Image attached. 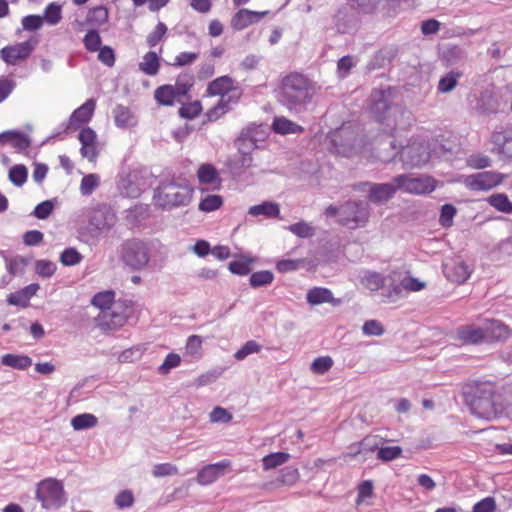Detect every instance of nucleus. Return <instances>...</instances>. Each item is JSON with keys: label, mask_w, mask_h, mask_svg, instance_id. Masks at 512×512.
I'll return each mask as SVG.
<instances>
[{"label": "nucleus", "mask_w": 512, "mask_h": 512, "mask_svg": "<svg viewBox=\"0 0 512 512\" xmlns=\"http://www.w3.org/2000/svg\"><path fill=\"white\" fill-rule=\"evenodd\" d=\"M392 98L393 93L390 87L374 89L369 98L368 110L377 122L396 128L401 125L397 116L410 120L411 113L404 107L393 104Z\"/></svg>", "instance_id": "obj_1"}, {"label": "nucleus", "mask_w": 512, "mask_h": 512, "mask_svg": "<svg viewBox=\"0 0 512 512\" xmlns=\"http://www.w3.org/2000/svg\"><path fill=\"white\" fill-rule=\"evenodd\" d=\"M194 194V188L186 181L176 178L162 181L154 190V204L163 210H172L188 206Z\"/></svg>", "instance_id": "obj_2"}, {"label": "nucleus", "mask_w": 512, "mask_h": 512, "mask_svg": "<svg viewBox=\"0 0 512 512\" xmlns=\"http://www.w3.org/2000/svg\"><path fill=\"white\" fill-rule=\"evenodd\" d=\"M313 94V83L303 74L292 72L282 79L281 95L289 109L304 107Z\"/></svg>", "instance_id": "obj_3"}, {"label": "nucleus", "mask_w": 512, "mask_h": 512, "mask_svg": "<svg viewBox=\"0 0 512 512\" xmlns=\"http://www.w3.org/2000/svg\"><path fill=\"white\" fill-rule=\"evenodd\" d=\"M133 314L134 302L128 299H118L107 311L101 312L100 324L107 329H119L127 323Z\"/></svg>", "instance_id": "obj_4"}, {"label": "nucleus", "mask_w": 512, "mask_h": 512, "mask_svg": "<svg viewBox=\"0 0 512 512\" xmlns=\"http://www.w3.org/2000/svg\"><path fill=\"white\" fill-rule=\"evenodd\" d=\"M122 261L134 270L144 268L150 259L146 243L138 238L128 239L121 245Z\"/></svg>", "instance_id": "obj_5"}, {"label": "nucleus", "mask_w": 512, "mask_h": 512, "mask_svg": "<svg viewBox=\"0 0 512 512\" xmlns=\"http://www.w3.org/2000/svg\"><path fill=\"white\" fill-rule=\"evenodd\" d=\"M237 155L229 160L228 166L234 171H243L253 165V151L257 148V141L249 132H242L235 140Z\"/></svg>", "instance_id": "obj_6"}, {"label": "nucleus", "mask_w": 512, "mask_h": 512, "mask_svg": "<svg viewBox=\"0 0 512 512\" xmlns=\"http://www.w3.org/2000/svg\"><path fill=\"white\" fill-rule=\"evenodd\" d=\"M36 498L45 509L59 508L66 499L62 484L55 479H46L39 483Z\"/></svg>", "instance_id": "obj_7"}, {"label": "nucleus", "mask_w": 512, "mask_h": 512, "mask_svg": "<svg viewBox=\"0 0 512 512\" xmlns=\"http://www.w3.org/2000/svg\"><path fill=\"white\" fill-rule=\"evenodd\" d=\"M38 42L39 40L36 36H31L24 42L7 45L0 50V58L7 65H18L32 55Z\"/></svg>", "instance_id": "obj_8"}, {"label": "nucleus", "mask_w": 512, "mask_h": 512, "mask_svg": "<svg viewBox=\"0 0 512 512\" xmlns=\"http://www.w3.org/2000/svg\"><path fill=\"white\" fill-rule=\"evenodd\" d=\"M393 182L399 190L410 194L431 193L436 188V180L431 176L398 175Z\"/></svg>", "instance_id": "obj_9"}, {"label": "nucleus", "mask_w": 512, "mask_h": 512, "mask_svg": "<svg viewBox=\"0 0 512 512\" xmlns=\"http://www.w3.org/2000/svg\"><path fill=\"white\" fill-rule=\"evenodd\" d=\"M191 87L192 83L178 77L174 85H162L156 88L154 98L159 105L172 106L186 96Z\"/></svg>", "instance_id": "obj_10"}, {"label": "nucleus", "mask_w": 512, "mask_h": 512, "mask_svg": "<svg viewBox=\"0 0 512 512\" xmlns=\"http://www.w3.org/2000/svg\"><path fill=\"white\" fill-rule=\"evenodd\" d=\"M505 178V174L484 171L466 176L463 184L471 191H489L501 185Z\"/></svg>", "instance_id": "obj_11"}, {"label": "nucleus", "mask_w": 512, "mask_h": 512, "mask_svg": "<svg viewBox=\"0 0 512 512\" xmlns=\"http://www.w3.org/2000/svg\"><path fill=\"white\" fill-rule=\"evenodd\" d=\"M340 223L351 229L363 226L369 218V210L362 202H347L340 209Z\"/></svg>", "instance_id": "obj_12"}, {"label": "nucleus", "mask_w": 512, "mask_h": 512, "mask_svg": "<svg viewBox=\"0 0 512 512\" xmlns=\"http://www.w3.org/2000/svg\"><path fill=\"white\" fill-rule=\"evenodd\" d=\"M484 392L490 394V403L495 416L502 414L506 409L512 406V382L495 389L492 385H487Z\"/></svg>", "instance_id": "obj_13"}, {"label": "nucleus", "mask_w": 512, "mask_h": 512, "mask_svg": "<svg viewBox=\"0 0 512 512\" xmlns=\"http://www.w3.org/2000/svg\"><path fill=\"white\" fill-rule=\"evenodd\" d=\"M208 96H220V99H227L228 96L241 97V90L235 80L230 76H220L211 81L206 89Z\"/></svg>", "instance_id": "obj_14"}, {"label": "nucleus", "mask_w": 512, "mask_h": 512, "mask_svg": "<svg viewBox=\"0 0 512 512\" xmlns=\"http://www.w3.org/2000/svg\"><path fill=\"white\" fill-rule=\"evenodd\" d=\"M401 158L412 166L425 164L430 158V148L423 141L413 140L401 150Z\"/></svg>", "instance_id": "obj_15"}, {"label": "nucleus", "mask_w": 512, "mask_h": 512, "mask_svg": "<svg viewBox=\"0 0 512 512\" xmlns=\"http://www.w3.org/2000/svg\"><path fill=\"white\" fill-rule=\"evenodd\" d=\"M199 183V190L207 192L209 190H219L222 186V179L217 168L211 163L201 164L196 172Z\"/></svg>", "instance_id": "obj_16"}, {"label": "nucleus", "mask_w": 512, "mask_h": 512, "mask_svg": "<svg viewBox=\"0 0 512 512\" xmlns=\"http://www.w3.org/2000/svg\"><path fill=\"white\" fill-rule=\"evenodd\" d=\"M78 140L81 143V156L87 158L91 163H96L99 149L95 131L90 127L82 128L78 134Z\"/></svg>", "instance_id": "obj_17"}, {"label": "nucleus", "mask_w": 512, "mask_h": 512, "mask_svg": "<svg viewBox=\"0 0 512 512\" xmlns=\"http://www.w3.org/2000/svg\"><path fill=\"white\" fill-rule=\"evenodd\" d=\"M486 343L503 342L512 336V328L497 319H486L484 326Z\"/></svg>", "instance_id": "obj_18"}, {"label": "nucleus", "mask_w": 512, "mask_h": 512, "mask_svg": "<svg viewBox=\"0 0 512 512\" xmlns=\"http://www.w3.org/2000/svg\"><path fill=\"white\" fill-rule=\"evenodd\" d=\"M230 465L231 462L229 460L208 464L198 472L196 481L202 486L210 485L218 478L224 476Z\"/></svg>", "instance_id": "obj_19"}, {"label": "nucleus", "mask_w": 512, "mask_h": 512, "mask_svg": "<svg viewBox=\"0 0 512 512\" xmlns=\"http://www.w3.org/2000/svg\"><path fill=\"white\" fill-rule=\"evenodd\" d=\"M95 107V101L93 99H88L71 114L67 129L76 131L84 124H87L94 114Z\"/></svg>", "instance_id": "obj_20"}, {"label": "nucleus", "mask_w": 512, "mask_h": 512, "mask_svg": "<svg viewBox=\"0 0 512 512\" xmlns=\"http://www.w3.org/2000/svg\"><path fill=\"white\" fill-rule=\"evenodd\" d=\"M444 273L448 280L463 284L472 273V269L462 260H452L444 265Z\"/></svg>", "instance_id": "obj_21"}, {"label": "nucleus", "mask_w": 512, "mask_h": 512, "mask_svg": "<svg viewBox=\"0 0 512 512\" xmlns=\"http://www.w3.org/2000/svg\"><path fill=\"white\" fill-rule=\"evenodd\" d=\"M268 14V11L257 12L248 9H240L231 19V26L234 30H243L248 26L259 22Z\"/></svg>", "instance_id": "obj_22"}, {"label": "nucleus", "mask_w": 512, "mask_h": 512, "mask_svg": "<svg viewBox=\"0 0 512 512\" xmlns=\"http://www.w3.org/2000/svg\"><path fill=\"white\" fill-rule=\"evenodd\" d=\"M456 337L464 344H481L485 342L484 328L475 325H463L457 328Z\"/></svg>", "instance_id": "obj_23"}, {"label": "nucleus", "mask_w": 512, "mask_h": 512, "mask_svg": "<svg viewBox=\"0 0 512 512\" xmlns=\"http://www.w3.org/2000/svg\"><path fill=\"white\" fill-rule=\"evenodd\" d=\"M497 153L506 158H512V129L494 132L491 137Z\"/></svg>", "instance_id": "obj_24"}, {"label": "nucleus", "mask_w": 512, "mask_h": 512, "mask_svg": "<svg viewBox=\"0 0 512 512\" xmlns=\"http://www.w3.org/2000/svg\"><path fill=\"white\" fill-rule=\"evenodd\" d=\"M399 188L397 184L393 183H381L371 185L369 191V199L374 203H382L388 201Z\"/></svg>", "instance_id": "obj_25"}, {"label": "nucleus", "mask_w": 512, "mask_h": 512, "mask_svg": "<svg viewBox=\"0 0 512 512\" xmlns=\"http://www.w3.org/2000/svg\"><path fill=\"white\" fill-rule=\"evenodd\" d=\"M272 130L277 134L286 135L302 133L304 128L286 117L280 116L274 118Z\"/></svg>", "instance_id": "obj_26"}, {"label": "nucleus", "mask_w": 512, "mask_h": 512, "mask_svg": "<svg viewBox=\"0 0 512 512\" xmlns=\"http://www.w3.org/2000/svg\"><path fill=\"white\" fill-rule=\"evenodd\" d=\"M238 102V96H228L227 99H220L218 103L210 108L206 113V118L209 122L217 121L220 117L225 115L229 110L232 103Z\"/></svg>", "instance_id": "obj_27"}, {"label": "nucleus", "mask_w": 512, "mask_h": 512, "mask_svg": "<svg viewBox=\"0 0 512 512\" xmlns=\"http://www.w3.org/2000/svg\"><path fill=\"white\" fill-rule=\"evenodd\" d=\"M1 363L13 369L26 370L32 365V359L27 355L8 353L1 357Z\"/></svg>", "instance_id": "obj_28"}, {"label": "nucleus", "mask_w": 512, "mask_h": 512, "mask_svg": "<svg viewBox=\"0 0 512 512\" xmlns=\"http://www.w3.org/2000/svg\"><path fill=\"white\" fill-rule=\"evenodd\" d=\"M307 302L311 305H319L322 303H334L332 292L324 287H315L307 293Z\"/></svg>", "instance_id": "obj_29"}, {"label": "nucleus", "mask_w": 512, "mask_h": 512, "mask_svg": "<svg viewBox=\"0 0 512 512\" xmlns=\"http://www.w3.org/2000/svg\"><path fill=\"white\" fill-rule=\"evenodd\" d=\"M395 274L396 273L393 272L387 276V280L389 281V287L382 292L384 302L393 303L402 297L404 288L402 286V282L396 283V280L394 278Z\"/></svg>", "instance_id": "obj_30"}, {"label": "nucleus", "mask_w": 512, "mask_h": 512, "mask_svg": "<svg viewBox=\"0 0 512 512\" xmlns=\"http://www.w3.org/2000/svg\"><path fill=\"white\" fill-rule=\"evenodd\" d=\"M249 214L252 216H266L268 218H277L280 214L279 205L274 202H263L249 208Z\"/></svg>", "instance_id": "obj_31"}, {"label": "nucleus", "mask_w": 512, "mask_h": 512, "mask_svg": "<svg viewBox=\"0 0 512 512\" xmlns=\"http://www.w3.org/2000/svg\"><path fill=\"white\" fill-rule=\"evenodd\" d=\"M115 124L118 127L126 128L136 124V118L131 110L125 106L118 105L113 110Z\"/></svg>", "instance_id": "obj_32"}, {"label": "nucleus", "mask_w": 512, "mask_h": 512, "mask_svg": "<svg viewBox=\"0 0 512 512\" xmlns=\"http://www.w3.org/2000/svg\"><path fill=\"white\" fill-rule=\"evenodd\" d=\"M139 69L146 75H156L160 69V61L158 55L153 51L147 52L143 56V61L139 63Z\"/></svg>", "instance_id": "obj_33"}, {"label": "nucleus", "mask_w": 512, "mask_h": 512, "mask_svg": "<svg viewBox=\"0 0 512 512\" xmlns=\"http://www.w3.org/2000/svg\"><path fill=\"white\" fill-rule=\"evenodd\" d=\"M350 134L351 132L348 131L346 128H341L337 131H335L332 134V142L334 144L335 150L338 154L349 156L352 152V145L349 144V146H346L342 144V140L347 139L350 140Z\"/></svg>", "instance_id": "obj_34"}, {"label": "nucleus", "mask_w": 512, "mask_h": 512, "mask_svg": "<svg viewBox=\"0 0 512 512\" xmlns=\"http://www.w3.org/2000/svg\"><path fill=\"white\" fill-rule=\"evenodd\" d=\"M487 202L497 211L510 214L512 213V202L504 193H495L487 198Z\"/></svg>", "instance_id": "obj_35"}, {"label": "nucleus", "mask_w": 512, "mask_h": 512, "mask_svg": "<svg viewBox=\"0 0 512 512\" xmlns=\"http://www.w3.org/2000/svg\"><path fill=\"white\" fill-rule=\"evenodd\" d=\"M387 281V277H384L377 272H368L362 279L361 284L370 291H378L382 289Z\"/></svg>", "instance_id": "obj_36"}, {"label": "nucleus", "mask_w": 512, "mask_h": 512, "mask_svg": "<svg viewBox=\"0 0 512 512\" xmlns=\"http://www.w3.org/2000/svg\"><path fill=\"white\" fill-rule=\"evenodd\" d=\"M108 18V9L105 6H97L89 10L87 22L93 26L100 27L108 21Z\"/></svg>", "instance_id": "obj_37"}, {"label": "nucleus", "mask_w": 512, "mask_h": 512, "mask_svg": "<svg viewBox=\"0 0 512 512\" xmlns=\"http://www.w3.org/2000/svg\"><path fill=\"white\" fill-rule=\"evenodd\" d=\"M223 197L216 194H209L200 200L198 209L202 212H213L220 209L223 205Z\"/></svg>", "instance_id": "obj_38"}, {"label": "nucleus", "mask_w": 512, "mask_h": 512, "mask_svg": "<svg viewBox=\"0 0 512 512\" xmlns=\"http://www.w3.org/2000/svg\"><path fill=\"white\" fill-rule=\"evenodd\" d=\"M114 291L99 292L92 298L91 303L101 309V312L107 311L115 303Z\"/></svg>", "instance_id": "obj_39"}, {"label": "nucleus", "mask_w": 512, "mask_h": 512, "mask_svg": "<svg viewBox=\"0 0 512 512\" xmlns=\"http://www.w3.org/2000/svg\"><path fill=\"white\" fill-rule=\"evenodd\" d=\"M252 263V258L242 256L240 259L230 262L228 268L233 274L245 276L250 273Z\"/></svg>", "instance_id": "obj_40"}, {"label": "nucleus", "mask_w": 512, "mask_h": 512, "mask_svg": "<svg viewBox=\"0 0 512 512\" xmlns=\"http://www.w3.org/2000/svg\"><path fill=\"white\" fill-rule=\"evenodd\" d=\"M290 459V454L286 452H276L265 456L262 460L265 470L274 469Z\"/></svg>", "instance_id": "obj_41"}, {"label": "nucleus", "mask_w": 512, "mask_h": 512, "mask_svg": "<svg viewBox=\"0 0 512 512\" xmlns=\"http://www.w3.org/2000/svg\"><path fill=\"white\" fill-rule=\"evenodd\" d=\"M462 76L460 72L451 71L439 80L438 91L441 93H447L452 91L456 85L458 79Z\"/></svg>", "instance_id": "obj_42"}, {"label": "nucleus", "mask_w": 512, "mask_h": 512, "mask_svg": "<svg viewBox=\"0 0 512 512\" xmlns=\"http://www.w3.org/2000/svg\"><path fill=\"white\" fill-rule=\"evenodd\" d=\"M42 18L49 25L58 24L62 19L61 6L56 3L48 4L44 10V15Z\"/></svg>", "instance_id": "obj_43"}, {"label": "nucleus", "mask_w": 512, "mask_h": 512, "mask_svg": "<svg viewBox=\"0 0 512 512\" xmlns=\"http://www.w3.org/2000/svg\"><path fill=\"white\" fill-rule=\"evenodd\" d=\"M273 280L274 275L271 271L268 270L254 272L249 279L250 285L253 288L269 285L273 282Z\"/></svg>", "instance_id": "obj_44"}, {"label": "nucleus", "mask_w": 512, "mask_h": 512, "mask_svg": "<svg viewBox=\"0 0 512 512\" xmlns=\"http://www.w3.org/2000/svg\"><path fill=\"white\" fill-rule=\"evenodd\" d=\"M99 185V175L95 173H90L82 178L80 183V191L83 195H90Z\"/></svg>", "instance_id": "obj_45"}, {"label": "nucleus", "mask_w": 512, "mask_h": 512, "mask_svg": "<svg viewBox=\"0 0 512 512\" xmlns=\"http://www.w3.org/2000/svg\"><path fill=\"white\" fill-rule=\"evenodd\" d=\"M28 177L27 168L24 165H15L9 171V179L16 186H22Z\"/></svg>", "instance_id": "obj_46"}, {"label": "nucleus", "mask_w": 512, "mask_h": 512, "mask_svg": "<svg viewBox=\"0 0 512 512\" xmlns=\"http://www.w3.org/2000/svg\"><path fill=\"white\" fill-rule=\"evenodd\" d=\"M202 105L200 101H194L182 105L179 109V115L185 119H194L200 115Z\"/></svg>", "instance_id": "obj_47"}, {"label": "nucleus", "mask_w": 512, "mask_h": 512, "mask_svg": "<svg viewBox=\"0 0 512 512\" xmlns=\"http://www.w3.org/2000/svg\"><path fill=\"white\" fill-rule=\"evenodd\" d=\"M84 46L89 52H96L101 48V37L96 30H90L83 39Z\"/></svg>", "instance_id": "obj_48"}, {"label": "nucleus", "mask_w": 512, "mask_h": 512, "mask_svg": "<svg viewBox=\"0 0 512 512\" xmlns=\"http://www.w3.org/2000/svg\"><path fill=\"white\" fill-rule=\"evenodd\" d=\"M167 26L163 22H158L154 30L147 36L146 42L149 47H155L166 35Z\"/></svg>", "instance_id": "obj_49"}, {"label": "nucleus", "mask_w": 512, "mask_h": 512, "mask_svg": "<svg viewBox=\"0 0 512 512\" xmlns=\"http://www.w3.org/2000/svg\"><path fill=\"white\" fill-rule=\"evenodd\" d=\"M82 261V255L75 248H67L60 255V262L64 266H74Z\"/></svg>", "instance_id": "obj_50"}, {"label": "nucleus", "mask_w": 512, "mask_h": 512, "mask_svg": "<svg viewBox=\"0 0 512 512\" xmlns=\"http://www.w3.org/2000/svg\"><path fill=\"white\" fill-rule=\"evenodd\" d=\"M181 363V357L176 353H169L163 363L159 366L158 371L161 375H167L173 368Z\"/></svg>", "instance_id": "obj_51"}, {"label": "nucleus", "mask_w": 512, "mask_h": 512, "mask_svg": "<svg viewBox=\"0 0 512 512\" xmlns=\"http://www.w3.org/2000/svg\"><path fill=\"white\" fill-rule=\"evenodd\" d=\"M333 366V360L329 356L317 357L311 364V370L316 374H324Z\"/></svg>", "instance_id": "obj_52"}, {"label": "nucleus", "mask_w": 512, "mask_h": 512, "mask_svg": "<svg viewBox=\"0 0 512 512\" xmlns=\"http://www.w3.org/2000/svg\"><path fill=\"white\" fill-rule=\"evenodd\" d=\"M56 269L55 263L49 260H38L35 263L36 273L44 278L51 277L55 273Z\"/></svg>", "instance_id": "obj_53"}, {"label": "nucleus", "mask_w": 512, "mask_h": 512, "mask_svg": "<svg viewBox=\"0 0 512 512\" xmlns=\"http://www.w3.org/2000/svg\"><path fill=\"white\" fill-rule=\"evenodd\" d=\"M203 340L199 335H191L186 342V353L191 356H200Z\"/></svg>", "instance_id": "obj_54"}, {"label": "nucleus", "mask_w": 512, "mask_h": 512, "mask_svg": "<svg viewBox=\"0 0 512 512\" xmlns=\"http://www.w3.org/2000/svg\"><path fill=\"white\" fill-rule=\"evenodd\" d=\"M44 19L40 15H27L22 18L21 25L26 31H36L43 26Z\"/></svg>", "instance_id": "obj_55"}, {"label": "nucleus", "mask_w": 512, "mask_h": 512, "mask_svg": "<svg viewBox=\"0 0 512 512\" xmlns=\"http://www.w3.org/2000/svg\"><path fill=\"white\" fill-rule=\"evenodd\" d=\"M467 165L473 169H484L491 165V160L483 154H473L467 158Z\"/></svg>", "instance_id": "obj_56"}, {"label": "nucleus", "mask_w": 512, "mask_h": 512, "mask_svg": "<svg viewBox=\"0 0 512 512\" xmlns=\"http://www.w3.org/2000/svg\"><path fill=\"white\" fill-rule=\"evenodd\" d=\"M261 346L254 340L247 341L234 355L237 360H243L252 353H258Z\"/></svg>", "instance_id": "obj_57"}, {"label": "nucleus", "mask_w": 512, "mask_h": 512, "mask_svg": "<svg viewBox=\"0 0 512 512\" xmlns=\"http://www.w3.org/2000/svg\"><path fill=\"white\" fill-rule=\"evenodd\" d=\"M456 208L451 204H445L441 208L439 222L443 227H450L456 215Z\"/></svg>", "instance_id": "obj_58"}, {"label": "nucleus", "mask_w": 512, "mask_h": 512, "mask_svg": "<svg viewBox=\"0 0 512 512\" xmlns=\"http://www.w3.org/2000/svg\"><path fill=\"white\" fill-rule=\"evenodd\" d=\"M134 495L130 490H123L115 497V505L119 509L129 508L134 504Z\"/></svg>", "instance_id": "obj_59"}, {"label": "nucleus", "mask_w": 512, "mask_h": 512, "mask_svg": "<svg viewBox=\"0 0 512 512\" xmlns=\"http://www.w3.org/2000/svg\"><path fill=\"white\" fill-rule=\"evenodd\" d=\"M199 58V54L196 52H181L175 58L173 66L183 67L193 64Z\"/></svg>", "instance_id": "obj_60"}, {"label": "nucleus", "mask_w": 512, "mask_h": 512, "mask_svg": "<svg viewBox=\"0 0 512 512\" xmlns=\"http://www.w3.org/2000/svg\"><path fill=\"white\" fill-rule=\"evenodd\" d=\"M98 60L108 67H113L116 61L115 52L110 46H103L98 50Z\"/></svg>", "instance_id": "obj_61"}, {"label": "nucleus", "mask_w": 512, "mask_h": 512, "mask_svg": "<svg viewBox=\"0 0 512 512\" xmlns=\"http://www.w3.org/2000/svg\"><path fill=\"white\" fill-rule=\"evenodd\" d=\"M155 477H165L178 474V468L170 463L157 464L152 471Z\"/></svg>", "instance_id": "obj_62"}, {"label": "nucleus", "mask_w": 512, "mask_h": 512, "mask_svg": "<svg viewBox=\"0 0 512 512\" xmlns=\"http://www.w3.org/2000/svg\"><path fill=\"white\" fill-rule=\"evenodd\" d=\"M402 450L398 446L381 447L377 451V457L383 461H391L401 454Z\"/></svg>", "instance_id": "obj_63"}, {"label": "nucleus", "mask_w": 512, "mask_h": 512, "mask_svg": "<svg viewBox=\"0 0 512 512\" xmlns=\"http://www.w3.org/2000/svg\"><path fill=\"white\" fill-rule=\"evenodd\" d=\"M496 502L493 497H486L473 506V512H494Z\"/></svg>", "instance_id": "obj_64"}]
</instances>
